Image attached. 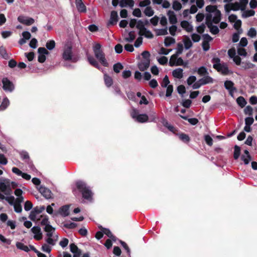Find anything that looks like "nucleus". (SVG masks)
I'll return each mask as SVG.
<instances>
[{"label":"nucleus","mask_w":257,"mask_h":257,"mask_svg":"<svg viewBox=\"0 0 257 257\" xmlns=\"http://www.w3.org/2000/svg\"><path fill=\"white\" fill-rule=\"evenodd\" d=\"M75 184L77 189L82 193V197L84 199L87 200L91 199L93 193L90 187L87 186L85 182L78 180L76 182Z\"/></svg>","instance_id":"f257e3e1"},{"label":"nucleus","mask_w":257,"mask_h":257,"mask_svg":"<svg viewBox=\"0 0 257 257\" xmlns=\"http://www.w3.org/2000/svg\"><path fill=\"white\" fill-rule=\"evenodd\" d=\"M62 59L65 61H70L73 63L77 62L79 58L77 56H73L72 53V46L71 44H65L62 54Z\"/></svg>","instance_id":"f03ea898"},{"label":"nucleus","mask_w":257,"mask_h":257,"mask_svg":"<svg viewBox=\"0 0 257 257\" xmlns=\"http://www.w3.org/2000/svg\"><path fill=\"white\" fill-rule=\"evenodd\" d=\"M93 51L96 58L104 67H108L109 64L105 57V54L101 49V45L97 43L93 47Z\"/></svg>","instance_id":"7ed1b4c3"},{"label":"nucleus","mask_w":257,"mask_h":257,"mask_svg":"<svg viewBox=\"0 0 257 257\" xmlns=\"http://www.w3.org/2000/svg\"><path fill=\"white\" fill-rule=\"evenodd\" d=\"M131 114L132 118L139 122L144 123L148 120L149 118L147 114H139L138 110L135 108L133 109Z\"/></svg>","instance_id":"20e7f679"},{"label":"nucleus","mask_w":257,"mask_h":257,"mask_svg":"<svg viewBox=\"0 0 257 257\" xmlns=\"http://www.w3.org/2000/svg\"><path fill=\"white\" fill-rule=\"evenodd\" d=\"M3 88L6 92H12L15 89V86L8 78L4 77L2 79Z\"/></svg>","instance_id":"39448f33"},{"label":"nucleus","mask_w":257,"mask_h":257,"mask_svg":"<svg viewBox=\"0 0 257 257\" xmlns=\"http://www.w3.org/2000/svg\"><path fill=\"white\" fill-rule=\"evenodd\" d=\"M18 21L26 26H30L35 22V20L31 17L20 15L18 17Z\"/></svg>","instance_id":"423d86ee"},{"label":"nucleus","mask_w":257,"mask_h":257,"mask_svg":"<svg viewBox=\"0 0 257 257\" xmlns=\"http://www.w3.org/2000/svg\"><path fill=\"white\" fill-rule=\"evenodd\" d=\"M31 231L34 234V238L40 240L42 238V233L41 228L38 226H34L31 228Z\"/></svg>","instance_id":"0eeeda50"},{"label":"nucleus","mask_w":257,"mask_h":257,"mask_svg":"<svg viewBox=\"0 0 257 257\" xmlns=\"http://www.w3.org/2000/svg\"><path fill=\"white\" fill-rule=\"evenodd\" d=\"M224 87L228 90L230 95L233 96V94L236 89L234 86V83L231 80H226L224 83Z\"/></svg>","instance_id":"6e6552de"},{"label":"nucleus","mask_w":257,"mask_h":257,"mask_svg":"<svg viewBox=\"0 0 257 257\" xmlns=\"http://www.w3.org/2000/svg\"><path fill=\"white\" fill-rule=\"evenodd\" d=\"M70 205H65L60 207L58 211V213L61 216L65 217L69 215Z\"/></svg>","instance_id":"1a4fd4ad"},{"label":"nucleus","mask_w":257,"mask_h":257,"mask_svg":"<svg viewBox=\"0 0 257 257\" xmlns=\"http://www.w3.org/2000/svg\"><path fill=\"white\" fill-rule=\"evenodd\" d=\"M40 192L41 194L47 199L52 198L51 191L45 187L41 186L39 189Z\"/></svg>","instance_id":"9d476101"},{"label":"nucleus","mask_w":257,"mask_h":257,"mask_svg":"<svg viewBox=\"0 0 257 257\" xmlns=\"http://www.w3.org/2000/svg\"><path fill=\"white\" fill-rule=\"evenodd\" d=\"M70 251L73 253V257H79L81 253V250L77 246V245L74 243H71L69 245Z\"/></svg>","instance_id":"9b49d317"},{"label":"nucleus","mask_w":257,"mask_h":257,"mask_svg":"<svg viewBox=\"0 0 257 257\" xmlns=\"http://www.w3.org/2000/svg\"><path fill=\"white\" fill-rule=\"evenodd\" d=\"M181 27L187 32H191L193 30V27L188 21H182L180 23Z\"/></svg>","instance_id":"f8f14e48"},{"label":"nucleus","mask_w":257,"mask_h":257,"mask_svg":"<svg viewBox=\"0 0 257 257\" xmlns=\"http://www.w3.org/2000/svg\"><path fill=\"white\" fill-rule=\"evenodd\" d=\"M215 66L216 67L215 69L218 72H221L223 75H226L229 73V69L226 64H221L218 67L215 64Z\"/></svg>","instance_id":"ddd939ff"},{"label":"nucleus","mask_w":257,"mask_h":257,"mask_svg":"<svg viewBox=\"0 0 257 257\" xmlns=\"http://www.w3.org/2000/svg\"><path fill=\"white\" fill-rule=\"evenodd\" d=\"M118 21V15L117 12L113 11L111 12L110 17L108 23V25H114L117 23Z\"/></svg>","instance_id":"4468645a"},{"label":"nucleus","mask_w":257,"mask_h":257,"mask_svg":"<svg viewBox=\"0 0 257 257\" xmlns=\"http://www.w3.org/2000/svg\"><path fill=\"white\" fill-rule=\"evenodd\" d=\"M203 77L199 79V82H201L202 85H204L209 83H212L213 82V79L209 75L206 74Z\"/></svg>","instance_id":"2eb2a0df"},{"label":"nucleus","mask_w":257,"mask_h":257,"mask_svg":"<svg viewBox=\"0 0 257 257\" xmlns=\"http://www.w3.org/2000/svg\"><path fill=\"white\" fill-rule=\"evenodd\" d=\"M75 4L79 12L85 13L86 12V7L82 0H75Z\"/></svg>","instance_id":"dca6fc26"},{"label":"nucleus","mask_w":257,"mask_h":257,"mask_svg":"<svg viewBox=\"0 0 257 257\" xmlns=\"http://www.w3.org/2000/svg\"><path fill=\"white\" fill-rule=\"evenodd\" d=\"M167 15L170 24H176L177 23V18L174 11L171 10L168 11Z\"/></svg>","instance_id":"f3484780"},{"label":"nucleus","mask_w":257,"mask_h":257,"mask_svg":"<svg viewBox=\"0 0 257 257\" xmlns=\"http://www.w3.org/2000/svg\"><path fill=\"white\" fill-rule=\"evenodd\" d=\"M150 59H143L139 65V68L141 71L147 70L150 66Z\"/></svg>","instance_id":"a211bd4d"},{"label":"nucleus","mask_w":257,"mask_h":257,"mask_svg":"<svg viewBox=\"0 0 257 257\" xmlns=\"http://www.w3.org/2000/svg\"><path fill=\"white\" fill-rule=\"evenodd\" d=\"M99 228L100 229H102V231L103 233V234H106L109 238H110L113 241H115L116 240V237L112 234V233L109 229L102 227L101 226H99Z\"/></svg>","instance_id":"6ab92c4d"},{"label":"nucleus","mask_w":257,"mask_h":257,"mask_svg":"<svg viewBox=\"0 0 257 257\" xmlns=\"http://www.w3.org/2000/svg\"><path fill=\"white\" fill-rule=\"evenodd\" d=\"M87 60L89 63L94 67L99 70H101L103 72V69L100 67L98 62L91 56H87Z\"/></svg>","instance_id":"aec40b11"},{"label":"nucleus","mask_w":257,"mask_h":257,"mask_svg":"<svg viewBox=\"0 0 257 257\" xmlns=\"http://www.w3.org/2000/svg\"><path fill=\"white\" fill-rule=\"evenodd\" d=\"M194 71H196L200 76H203L206 74H209L207 69L203 66H201L198 68H196Z\"/></svg>","instance_id":"412c9836"},{"label":"nucleus","mask_w":257,"mask_h":257,"mask_svg":"<svg viewBox=\"0 0 257 257\" xmlns=\"http://www.w3.org/2000/svg\"><path fill=\"white\" fill-rule=\"evenodd\" d=\"M183 70L181 68H178L175 70H174L172 72V75L174 77L181 79L183 76Z\"/></svg>","instance_id":"4be33fe9"},{"label":"nucleus","mask_w":257,"mask_h":257,"mask_svg":"<svg viewBox=\"0 0 257 257\" xmlns=\"http://www.w3.org/2000/svg\"><path fill=\"white\" fill-rule=\"evenodd\" d=\"M161 122L162 124L167 127L170 132H174L175 127L173 125H171L166 118L164 117L162 118Z\"/></svg>","instance_id":"5701e85b"},{"label":"nucleus","mask_w":257,"mask_h":257,"mask_svg":"<svg viewBox=\"0 0 257 257\" xmlns=\"http://www.w3.org/2000/svg\"><path fill=\"white\" fill-rule=\"evenodd\" d=\"M179 116L183 119L188 120V121L192 125H195L197 124L199 121L196 118H188V116L179 115Z\"/></svg>","instance_id":"b1692460"},{"label":"nucleus","mask_w":257,"mask_h":257,"mask_svg":"<svg viewBox=\"0 0 257 257\" xmlns=\"http://www.w3.org/2000/svg\"><path fill=\"white\" fill-rule=\"evenodd\" d=\"M214 17L212 19V21L214 23L217 24L221 20V12L219 10H217L216 12L213 14Z\"/></svg>","instance_id":"393cba45"},{"label":"nucleus","mask_w":257,"mask_h":257,"mask_svg":"<svg viewBox=\"0 0 257 257\" xmlns=\"http://www.w3.org/2000/svg\"><path fill=\"white\" fill-rule=\"evenodd\" d=\"M136 28L140 30V32H139V34L141 36L142 35V32L144 30H146V27L144 26V22L142 20H139L138 21L137 25H136Z\"/></svg>","instance_id":"a878e982"},{"label":"nucleus","mask_w":257,"mask_h":257,"mask_svg":"<svg viewBox=\"0 0 257 257\" xmlns=\"http://www.w3.org/2000/svg\"><path fill=\"white\" fill-rule=\"evenodd\" d=\"M104 80L105 84L107 87H110L113 83L112 78L106 73H104Z\"/></svg>","instance_id":"bb28decb"},{"label":"nucleus","mask_w":257,"mask_h":257,"mask_svg":"<svg viewBox=\"0 0 257 257\" xmlns=\"http://www.w3.org/2000/svg\"><path fill=\"white\" fill-rule=\"evenodd\" d=\"M123 36L124 37V40L127 42H133L134 40L135 39L136 36L134 34V31H130L128 33V37H125V34H123Z\"/></svg>","instance_id":"cd10ccee"},{"label":"nucleus","mask_w":257,"mask_h":257,"mask_svg":"<svg viewBox=\"0 0 257 257\" xmlns=\"http://www.w3.org/2000/svg\"><path fill=\"white\" fill-rule=\"evenodd\" d=\"M16 247L22 250L25 251V252H29L30 251V249L29 247L26 245H25L24 243L21 242H17L16 243Z\"/></svg>","instance_id":"c85d7f7f"},{"label":"nucleus","mask_w":257,"mask_h":257,"mask_svg":"<svg viewBox=\"0 0 257 257\" xmlns=\"http://www.w3.org/2000/svg\"><path fill=\"white\" fill-rule=\"evenodd\" d=\"M21 158L27 163L29 164L30 161V157L28 152L23 151L20 153Z\"/></svg>","instance_id":"c756f323"},{"label":"nucleus","mask_w":257,"mask_h":257,"mask_svg":"<svg viewBox=\"0 0 257 257\" xmlns=\"http://www.w3.org/2000/svg\"><path fill=\"white\" fill-rule=\"evenodd\" d=\"M178 136L179 137V138L184 143H188L190 141V138L189 136L187 134H185L184 133H181L178 134Z\"/></svg>","instance_id":"7c9ffc66"},{"label":"nucleus","mask_w":257,"mask_h":257,"mask_svg":"<svg viewBox=\"0 0 257 257\" xmlns=\"http://www.w3.org/2000/svg\"><path fill=\"white\" fill-rule=\"evenodd\" d=\"M209 29L210 32L213 35H216L219 32V29L217 26L210 23V25L207 27Z\"/></svg>","instance_id":"2f4dec72"},{"label":"nucleus","mask_w":257,"mask_h":257,"mask_svg":"<svg viewBox=\"0 0 257 257\" xmlns=\"http://www.w3.org/2000/svg\"><path fill=\"white\" fill-rule=\"evenodd\" d=\"M175 43V40L174 38L171 37H167L165 38L164 40V45L166 47H169L171 45Z\"/></svg>","instance_id":"473e14b6"},{"label":"nucleus","mask_w":257,"mask_h":257,"mask_svg":"<svg viewBox=\"0 0 257 257\" xmlns=\"http://www.w3.org/2000/svg\"><path fill=\"white\" fill-rule=\"evenodd\" d=\"M240 154V148L237 145H235L234 147L233 158L235 160H237Z\"/></svg>","instance_id":"72a5a7b5"},{"label":"nucleus","mask_w":257,"mask_h":257,"mask_svg":"<svg viewBox=\"0 0 257 257\" xmlns=\"http://www.w3.org/2000/svg\"><path fill=\"white\" fill-rule=\"evenodd\" d=\"M236 102L238 104V105L241 108L244 107L247 103L245 99L243 96H239L236 99Z\"/></svg>","instance_id":"f704fd0d"},{"label":"nucleus","mask_w":257,"mask_h":257,"mask_svg":"<svg viewBox=\"0 0 257 257\" xmlns=\"http://www.w3.org/2000/svg\"><path fill=\"white\" fill-rule=\"evenodd\" d=\"M9 100L7 97H5L0 105V110H5L9 105Z\"/></svg>","instance_id":"c9c22d12"},{"label":"nucleus","mask_w":257,"mask_h":257,"mask_svg":"<svg viewBox=\"0 0 257 257\" xmlns=\"http://www.w3.org/2000/svg\"><path fill=\"white\" fill-rule=\"evenodd\" d=\"M58 238V236H57V238H55L54 237H47L45 238V241L49 245L54 246L56 244Z\"/></svg>","instance_id":"e433bc0d"},{"label":"nucleus","mask_w":257,"mask_h":257,"mask_svg":"<svg viewBox=\"0 0 257 257\" xmlns=\"http://www.w3.org/2000/svg\"><path fill=\"white\" fill-rule=\"evenodd\" d=\"M243 13L242 14V16L243 18H248L250 17L253 16L255 14V12L253 10H246L243 11Z\"/></svg>","instance_id":"4c0bfd02"},{"label":"nucleus","mask_w":257,"mask_h":257,"mask_svg":"<svg viewBox=\"0 0 257 257\" xmlns=\"http://www.w3.org/2000/svg\"><path fill=\"white\" fill-rule=\"evenodd\" d=\"M212 14L207 13L205 16V24L207 27L210 25V23H213L212 21Z\"/></svg>","instance_id":"58836bf2"},{"label":"nucleus","mask_w":257,"mask_h":257,"mask_svg":"<svg viewBox=\"0 0 257 257\" xmlns=\"http://www.w3.org/2000/svg\"><path fill=\"white\" fill-rule=\"evenodd\" d=\"M218 10L216 6L209 5L207 6L205 10L207 13L214 14Z\"/></svg>","instance_id":"ea45409f"},{"label":"nucleus","mask_w":257,"mask_h":257,"mask_svg":"<svg viewBox=\"0 0 257 257\" xmlns=\"http://www.w3.org/2000/svg\"><path fill=\"white\" fill-rule=\"evenodd\" d=\"M182 5L177 1H174L173 2L172 8L176 11H179L182 9Z\"/></svg>","instance_id":"a19ab883"},{"label":"nucleus","mask_w":257,"mask_h":257,"mask_svg":"<svg viewBox=\"0 0 257 257\" xmlns=\"http://www.w3.org/2000/svg\"><path fill=\"white\" fill-rule=\"evenodd\" d=\"M144 13L146 16L148 17H152L154 14V10L151 7H146L144 10Z\"/></svg>","instance_id":"79ce46f5"},{"label":"nucleus","mask_w":257,"mask_h":257,"mask_svg":"<svg viewBox=\"0 0 257 257\" xmlns=\"http://www.w3.org/2000/svg\"><path fill=\"white\" fill-rule=\"evenodd\" d=\"M113 68L114 71L118 73L123 68V66L121 63L118 62L113 65Z\"/></svg>","instance_id":"37998d69"},{"label":"nucleus","mask_w":257,"mask_h":257,"mask_svg":"<svg viewBox=\"0 0 257 257\" xmlns=\"http://www.w3.org/2000/svg\"><path fill=\"white\" fill-rule=\"evenodd\" d=\"M46 47L49 50H53L55 47V42L54 40L48 41L46 44Z\"/></svg>","instance_id":"c03bdc74"},{"label":"nucleus","mask_w":257,"mask_h":257,"mask_svg":"<svg viewBox=\"0 0 257 257\" xmlns=\"http://www.w3.org/2000/svg\"><path fill=\"white\" fill-rule=\"evenodd\" d=\"M168 34L167 27L163 29H158L156 31V35L164 36Z\"/></svg>","instance_id":"a18cd8bd"},{"label":"nucleus","mask_w":257,"mask_h":257,"mask_svg":"<svg viewBox=\"0 0 257 257\" xmlns=\"http://www.w3.org/2000/svg\"><path fill=\"white\" fill-rule=\"evenodd\" d=\"M256 31L254 28H250L247 32V36L250 38H254L256 36Z\"/></svg>","instance_id":"49530a36"},{"label":"nucleus","mask_w":257,"mask_h":257,"mask_svg":"<svg viewBox=\"0 0 257 257\" xmlns=\"http://www.w3.org/2000/svg\"><path fill=\"white\" fill-rule=\"evenodd\" d=\"M183 45L181 43H178L177 48V52L174 54L176 57H178L179 55L181 54L183 52Z\"/></svg>","instance_id":"de8ad7c7"},{"label":"nucleus","mask_w":257,"mask_h":257,"mask_svg":"<svg viewBox=\"0 0 257 257\" xmlns=\"http://www.w3.org/2000/svg\"><path fill=\"white\" fill-rule=\"evenodd\" d=\"M220 62V59L219 58H218V57L213 58L211 60V62L213 64V68H214L215 69H216V67L215 66V64L216 65V66H218L217 67L219 66V65L221 64Z\"/></svg>","instance_id":"09e8293b"},{"label":"nucleus","mask_w":257,"mask_h":257,"mask_svg":"<svg viewBox=\"0 0 257 257\" xmlns=\"http://www.w3.org/2000/svg\"><path fill=\"white\" fill-rule=\"evenodd\" d=\"M0 55L4 59H7L9 58L8 54L5 48L3 46L0 47Z\"/></svg>","instance_id":"8fccbe9b"},{"label":"nucleus","mask_w":257,"mask_h":257,"mask_svg":"<svg viewBox=\"0 0 257 257\" xmlns=\"http://www.w3.org/2000/svg\"><path fill=\"white\" fill-rule=\"evenodd\" d=\"M169 30L170 34L172 36H175L176 32L177 30V27L176 26V24H172V26L169 27Z\"/></svg>","instance_id":"3c124183"},{"label":"nucleus","mask_w":257,"mask_h":257,"mask_svg":"<svg viewBox=\"0 0 257 257\" xmlns=\"http://www.w3.org/2000/svg\"><path fill=\"white\" fill-rule=\"evenodd\" d=\"M255 66V65L249 62H242V67L244 68V69H248L250 68H252Z\"/></svg>","instance_id":"603ef678"},{"label":"nucleus","mask_w":257,"mask_h":257,"mask_svg":"<svg viewBox=\"0 0 257 257\" xmlns=\"http://www.w3.org/2000/svg\"><path fill=\"white\" fill-rule=\"evenodd\" d=\"M45 209L44 206H41L40 207H36L34 208L32 213L35 214H40L42 213Z\"/></svg>","instance_id":"864d4df0"},{"label":"nucleus","mask_w":257,"mask_h":257,"mask_svg":"<svg viewBox=\"0 0 257 257\" xmlns=\"http://www.w3.org/2000/svg\"><path fill=\"white\" fill-rule=\"evenodd\" d=\"M143 32H144L143 35H144L146 38L148 39H152L153 38L154 35L147 28H146V30H144Z\"/></svg>","instance_id":"5fc2aeb1"},{"label":"nucleus","mask_w":257,"mask_h":257,"mask_svg":"<svg viewBox=\"0 0 257 257\" xmlns=\"http://www.w3.org/2000/svg\"><path fill=\"white\" fill-rule=\"evenodd\" d=\"M231 7V10L233 11H237L239 10H241V7L239 3L236 2L234 4H230Z\"/></svg>","instance_id":"6e6d98bb"},{"label":"nucleus","mask_w":257,"mask_h":257,"mask_svg":"<svg viewBox=\"0 0 257 257\" xmlns=\"http://www.w3.org/2000/svg\"><path fill=\"white\" fill-rule=\"evenodd\" d=\"M187 38V40H184L183 42L185 46V48L186 50H188L190 49L192 46V43L191 40L189 39L188 37H186Z\"/></svg>","instance_id":"4d7b16f0"},{"label":"nucleus","mask_w":257,"mask_h":257,"mask_svg":"<svg viewBox=\"0 0 257 257\" xmlns=\"http://www.w3.org/2000/svg\"><path fill=\"white\" fill-rule=\"evenodd\" d=\"M177 92L178 93L181 95L182 96H183V94L186 92V88L183 85H180L177 87Z\"/></svg>","instance_id":"13d9d810"},{"label":"nucleus","mask_w":257,"mask_h":257,"mask_svg":"<svg viewBox=\"0 0 257 257\" xmlns=\"http://www.w3.org/2000/svg\"><path fill=\"white\" fill-rule=\"evenodd\" d=\"M119 242H120V244L122 245V246L124 248V249L126 250L128 256H130L131 250H130V249L128 247V245H127V244L124 241H122L121 240H119Z\"/></svg>","instance_id":"bf43d9fd"},{"label":"nucleus","mask_w":257,"mask_h":257,"mask_svg":"<svg viewBox=\"0 0 257 257\" xmlns=\"http://www.w3.org/2000/svg\"><path fill=\"white\" fill-rule=\"evenodd\" d=\"M202 37L203 42H206V43H209V42L213 40V38L208 34H203Z\"/></svg>","instance_id":"052dcab7"},{"label":"nucleus","mask_w":257,"mask_h":257,"mask_svg":"<svg viewBox=\"0 0 257 257\" xmlns=\"http://www.w3.org/2000/svg\"><path fill=\"white\" fill-rule=\"evenodd\" d=\"M151 4L150 0H144L139 3L138 6L141 8L148 7Z\"/></svg>","instance_id":"680f3d73"},{"label":"nucleus","mask_w":257,"mask_h":257,"mask_svg":"<svg viewBox=\"0 0 257 257\" xmlns=\"http://www.w3.org/2000/svg\"><path fill=\"white\" fill-rule=\"evenodd\" d=\"M169 83L170 81L169 78L167 75H166L163 78V82L161 84V86L162 87H167L169 85Z\"/></svg>","instance_id":"e2e57ef3"},{"label":"nucleus","mask_w":257,"mask_h":257,"mask_svg":"<svg viewBox=\"0 0 257 257\" xmlns=\"http://www.w3.org/2000/svg\"><path fill=\"white\" fill-rule=\"evenodd\" d=\"M204 140L206 143L209 146H211L213 144V140L209 135H205L204 136Z\"/></svg>","instance_id":"0e129e2a"},{"label":"nucleus","mask_w":257,"mask_h":257,"mask_svg":"<svg viewBox=\"0 0 257 257\" xmlns=\"http://www.w3.org/2000/svg\"><path fill=\"white\" fill-rule=\"evenodd\" d=\"M173 91V87L172 85H169L167 87V90H166V97H170L171 96L172 93Z\"/></svg>","instance_id":"69168bd1"},{"label":"nucleus","mask_w":257,"mask_h":257,"mask_svg":"<svg viewBox=\"0 0 257 257\" xmlns=\"http://www.w3.org/2000/svg\"><path fill=\"white\" fill-rule=\"evenodd\" d=\"M143 43V38L142 36L140 35L137 40H136L134 46L136 48H139Z\"/></svg>","instance_id":"338daca9"},{"label":"nucleus","mask_w":257,"mask_h":257,"mask_svg":"<svg viewBox=\"0 0 257 257\" xmlns=\"http://www.w3.org/2000/svg\"><path fill=\"white\" fill-rule=\"evenodd\" d=\"M252 108L249 106L247 105L246 106V107L244 109V113L248 115H251L252 114Z\"/></svg>","instance_id":"774afa93"}]
</instances>
